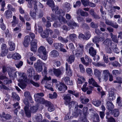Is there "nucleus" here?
I'll return each mask as SVG.
<instances>
[{
  "instance_id": "6e6d98bb",
  "label": "nucleus",
  "mask_w": 122,
  "mask_h": 122,
  "mask_svg": "<svg viewBox=\"0 0 122 122\" xmlns=\"http://www.w3.org/2000/svg\"><path fill=\"white\" fill-rule=\"evenodd\" d=\"M49 81H46V83L45 84V87L46 88H48L50 87H51L52 85H51V84L52 83L51 82H50Z\"/></svg>"
},
{
  "instance_id": "338daca9",
  "label": "nucleus",
  "mask_w": 122,
  "mask_h": 122,
  "mask_svg": "<svg viewBox=\"0 0 122 122\" xmlns=\"http://www.w3.org/2000/svg\"><path fill=\"white\" fill-rule=\"evenodd\" d=\"M81 5V3L80 1H78L76 2L75 4L73 6L75 8L76 7H79Z\"/></svg>"
},
{
  "instance_id": "a18cd8bd",
  "label": "nucleus",
  "mask_w": 122,
  "mask_h": 122,
  "mask_svg": "<svg viewBox=\"0 0 122 122\" xmlns=\"http://www.w3.org/2000/svg\"><path fill=\"white\" fill-rule=\"evenodd\" d=\"M51 53L52 56L55 57L59 55L58 52L56 50H53Z\"/></svg>"
},
{
  "instance_id": "2f4dec72",
  "label": "nucleus",
  "mask_w": 122,
  "mask_h": 122,
  "mask_svg": "<svg viewBox=\"0 0 122 122\" xmlns=\"http://www.w3.org/2000/svg\"><path fill=\"white\" fill-rule=\"evenodd\" d=\"M65 8L64 10L68 12L71 9L70 4L67 2H66L65 4Z\"/></svg>"
},
{
  "instance_id": "72a5a7b5",
  "label": "nucleus",
  "mask_w": 122,
  "mask_h": 122,
  "mask_svg": "<svg viewBox=\"0 0 122 122\" xmlns=\"http://www.w3.org/2000/svg\"><path fill=\"white\" fill-rule=\"evenodd\" d=\"M21 58V56L18 53H15L13 54V59L15 60H19Z\"/></svg>"
},
{
  "instance_id": "bf43d9fd",
  "label": "nucleus",
  "mask_w": 122,
  "mask_h": 122,
  "mask_svg": "<svg viewBox=\"0 0 122 122\" xmlns=\"http://www.w3.org/2000/svg\"><path fill=\"white\" fill-rule=\"evenodd\" d=\"M85 37H86V40H88L91 36L90 33L89 31L86 32L85 33Z\"/></svg>"
},
{
  "instance_id": "9b49d317",
  "label": "nucleus",
  "mask_w": 122,
  "mask_h": 122,
  "mask_svg": "<svg viewBox=\"0 0 122 122\" xmlns=\"http://www.w3.org/2000/svg\"><path fill=\"white\" fill-rule=\"evenodd\" d=\"M63 99L65 100V103L66 104H67L68 102L71 101V95L69 94H67L63 96Z\"/></svg>"
},
{
  "instance_id": "a878e982",
  "label": "nucleus",
  "mask_w": 122,
  "mask_h": 122,
  "mask_svg": "<svg viewBox=\"0 0 122 122\" xmlns=\"http://www.w3.org/2000/svg\"><path fill=\"white\" fill-rule=\"evenodd\" d=\"M34 66L36 68L37 71L40 72L43 69L42 66H37V64H35Z\"/></svg>"
},
{
  "instance_id": "052dcab7",
  "label": "nucleus",
  "mask_w": 122,
  "mask_h": 122,
  "mask_svg": "<svg viewBox=\"0 0 122 122\" xmlns=\"http://www.w3.org/2000/svg\"><path fill=\"white\" fill-rule=\"evenodd\" d=\"M106 51L107 53H111L112 52V51L111 48L112 49L114 47H105Z\"/></svg>"
},
{
  "instance_id": "5fc2aeb1",
  "label": "nucleus",
  "mask_w": 122,
  "mask_h": 122,
  "mask_svg": "<svg viewBox=\"0 0 122 122\" xmlns=\"http://www.w3.org/2000/svg\"><path fill=\"white\" fill-rule=\"evenodd\" d=\"M58 39L61 41L65 43H67L68 41V40L67 39H64L61 36L59 37Z\"/></svg>"
},
{
  "instance_id": "8fccbe9b",
  "label": "nucleus",
  "mask_w": 122,
  "mask_h": 122,
  "mask_svg": "<svg viewBox=\"0 0 122 122\" xmlns=\"http://www.w3.org/2000/svg\"><path fill=\"white\" fill-rule=\"evenodd\" d=\"M38 55L43 60L45 61L47 59V54Z\"/></svg>"
},
{
  "instance_id": "4be33fe9",
  "label": "nucleus",
  "mask_w": 122,
  "mask_h": 122,
  "mask_svg": "<svg viewBox=\"0 0 122 122\" xmlns=\"http://www.w3.org/2000/svg\"><path fill=\"white\" fill-rule=\"evenodd\" d=\"M7 71L8 72L9 77H12V73L15 71V70L11 67L8 66L7 67Z\"/></svg>"
},
{
  "instance_id": "e433bc0d",
  "label": "nucleus",
  "mask_w": 122,
  "mask_h": 122,
  "mask_svg": "<svg viewBox=\"0 0 122 122\" xmlns=\"http://www.w3.org/2000/svg\"><path fill=\"white\" fill-rule=\"evenodd\" d=\"M62 16H59L58 17V19L60 22H62L64 23H66L67 22V20L66 19Z\"/></svg>"
},
{
  "instance_id": "a211bd4d",
  "label": "nucleus",
  "mask_w": 122,
  "mask_h": 122,
  "mask_svg": "<svg viewBox=\"0 0 122 122\" xmlns=\"http://www.w3.org/2000/svg\"><path fill=\"white\" fill-rule=\"evenodd\" d=\"M53 72L55 75L57 77H60L62 74L61 71L59 69H53Z\"/></svg>"
},
{
  "instance_id": "864d4df0",
  "label": "nucleus",
  "mask_w": 122,
  "mask_h": 122,
  "mask_svg": "<svg viewBox=\"0 0 122 122\" xmlns=\"http://www.w3.org/2000/svg\"><path fill=\"white\" fill-rule=\"evenodd\" d=\"M92 103L95 106L98 107L100 105L101 102L99 101H94L92 102Z\"/></svg>"
},
{
  "instance_id": "0eeeda50",
  "label": "nucleus",
  "mask_w": 122,
  "mask_h": 122,
  "mask_svg": "<svg viewBox=\"0 0 122 122\" xmlns=\"http://www.w3.org/2000/svg\"><path fill=\"white\" fill-rule=\"evenodd\" d=\"M110 74L108 70H105L103 71L102 74V78L105 81H106L108 80V76H109Z\"/></svg>"
},
{
  "instance_id": "aec40b11",
  "label": "nucleus",
  "mask_w": 122,
  "mask_h": 122,
  "mask_svg": "<svg viewBox=\"0 0 122 122\" xmlns=\"http://www.w3.org/2000/svg\"><path fill=\"white\" fill-rule=\"evenodd\" d=\"M5 15L6 18L7 19L11 18L12 16V12L9 10H7L5 12Z\"/></svg>"
},
{
  "instance_id": "58836bf2",
  "label": "nucleus",
  "mask_w": 122,
  "mask_h": 122,
  "mask_svg": "<svg viewBox=\"0 0 122 122\" xmlns=\"http://www.w3.org/2000/svg\"><path fill=\"white\" fill-rule=\"evenodd\" d=\"M82 112L81 110L79 109H77L76 111H75L74 113H73V114L74 116L76 117L78 116L79 114H81Z\"/></svg>"
},
{
  "instance_id": "dca6fc26",
  "label": "nucleus",
  "mask_w": 122,
  "mask_h": 122,
  "mask_svg": "<svg viewBox=\"0 0 122 122\" xmlns=\"http://www.w3.org/2000/svg\"><path fill=\"white\" fill-rule=\"evenodd\" d=\"M89 53L92 56H93L96 55L97 51L93 47H91L89 49Z\"/></svg>"
},
{
  "instance_id": "a19ab883",
  "label": "nucleus",
  "mask_w": 122,
  "mask_h": 122,
  "mask_svg": "<svg viewBox=\"0 0 122 122\" xmlns=\"http://www.w3.org/2000/svg\"><path fill=\"white\" fill-rule=\"evenodd\" d=\"M47 4L51 8L54 6V2L52 0H47Z\"/></svg>"
},
{
  "instance_id": "37998d69",
  "label": "nucleus",
  "mask_w": 122,
  "mask_h": 122,
  "mask_svg": "<svg viewBox=\"0 0 122 122\" xmlns=\"http://www.w3.org/2000/svg\"><path fill=\"white\" fill-rule=\"evenodd\" d=\"M69 37L71 40L72 41H74L77 38L76 35L74 33L71 34L69 35Z\"/></svg>"
},
{
  "instance_id": "ea45409f",
  "label": "nucleus",
  "mask_w": 122,
  "mask_h": 122,
  "mask_svg": "<svg viewBox=\"0 0 122 122\" xmlns=\"http://www.w3.org/2000/svg\"><path fill=\"white\" fill-rule=\"evenodd\" d=\"M76 103H77L75 101H72L71 102H68V104H66V105H68V106L70 108L71 107H73L76 104Z\"/></svg>"
},
{
  "instance_id": "f8f14e48",
  "label": "nucleus",
  "mask_w": 122,
  "mask_h": 122,
  "mask_svg": "<svg viewBox=\"0 0 122 122\" xmlns=\"http://www.w3.org/2000/svg\"><path fill=\"white\" fill-rule=\"evenodd\" d=\"M38 52L39 54H46L47 53L45 48L42 46H41L39 48Z\"/></svg>"
},
{
  "instance_id": "c756f323",
  "label": "nucleus",
  "mask_w": 122,
  "mask_h": 122,
  "mask_svg": "<svg viewBox=\"0 0 122 122\" xmlns=\"http://www.w3.org/2000/svg\"><path fill=\"white\" fill-rule=\"evenodd\" d=\"M53 46L56 49H60L61 47H63L64 45L61 43H54Z\"/></svg>"
},
{
  "instance_id": "e2e57ef3",
  "label": "nucleus",
  "mask_w": 122,
  "mask_h": 122,
  "mask_svg": "<svg viewBox=\"0 0 122 122\" xmlns=\"http://www.w3.org/2000/svg\"><path fill=\"white\" fill-rule=\"evenodd\" d=\"M117 102L118 104V105L120 107L122 106V104L121 103V99L120 97H118L117 99Z\"/></svg>"
},
{
  "instance_id": "4c0bfd02",
  "label": "nucleus",
  "mask_w": 122,
  "mask_h": 122,
  "mask_svg": "<svg viewBox=\"0 0 122 122\" xmlns=\"http://www.w3.org/2000/svg\"><path fill=\"white\" fill-rule=\"evenodd\" d=\"M74 57L73 55H71L67 59V60L70 64H71L74 62Z\"/></svg>"
},
{
  "instance_id": "cd10ccee",
  "label": "nucleus",
  "mask_w": 122,
  "mask_h": 122,
  "mask_svg": "<svg viewBox=\"0 0 122 122\" xmlns=\"http://www.w3.org/2000/svg\"><path fill=\"white\" fill-rule=\"evenodd\" d=\"M38 108L37 106H34L31 107L30 108V113H35L38 110Z\"/></svg>"
},
{
  "instance_id": "49530a36",
  "label": "nucleus",
  "mask_w": 122,
  "mask_h": 122,
  "mask_svg": "<svg viewBox=\"0 0 122 122\" xmlns=\"http://www.w3.org/2000/svg\"><path fill=\"white\" fill-rule=\"evenodd\" d=\"M37 40L36 39L32 40H31L30 42L31 46H37Z\"/></svg>"
},
{
  "instance_id": "bb28decb",
  "label": "nucleus",
  "mask_w": 122,
  "mask_h": 122,
  "mask_svg": "<svg viewBox=\"0 0 122 122\" xmlns=\"http://www.w3.org/2000/svg\"><path fill=\"white\" fill-rule=\"evenodd\" d=\"M101 37L100 36H95L92 39V41L94 43H99L101 40Z\"/></svg>"
},
{
  "instance_id": "603ef678",
  "label": "nucleus",
  "mask_w": 122,
  "mask_h": 122,
  "mask_svg": "<svg viewBox=\"0 0 122 122\" xmlns=\"http://www.w3.org/2000/svg\"><path fill=\"white\" fill-rule=\"evenodd\" d=\"M21 75L19 76L20 77V78L21 80L22 81H25L26 78V74L24 73H21Z\"/></svg>"
},
{
  "instance_id": "7c9ffc66",
  "label": "nucleus",
  "mask_w": 122,
  "mask_h": 122,
  "mask_svg": "<svg viewBox=\"0 0 122 122\" xmlns=\"http://www.w3.org/2000/svg\"><path fill=\"white\" fill-rule=\"evenodd\" d=\"M42 119V116L40 114H38L35 117L36 121L37 122H41Z\"/></svg>"
},
{
  "instance_id": "f257e3e1",
  "label": "nucleus",
  "mask_w": 122,
  "mask_h": 122,
  "mask_svg": "<svg viewBox=\"0 0 122 122\" xmlns=\"http://www.w3.org/2000/svg\"><path fill=\"white\" fill-rule=\"evenodd\" d=\"M44 96L43 92L37 93L34 94V97L35 101L38 103L41 104H46V105L48 107V110L50 112L53 111L54 108L53 105L50 102L45 100L42 97Z\"/></svg>"
},
{
  "instance_id": "f704fd0d",
  "label": "nucleus",
  "mask_w": 122,
  "mask_h": 122,
  "mask_svg": "<svg viewBox=\"0 0 122 122\" xmlns=\"http://www.w3.org/2000/svg\"><path fill=\"white\" fill-rule=\"evenodd\" d=\"M68 92L69 93L74 95L76 97H79V93L76 92L75 91L71 90H69Z\"/></svg>"
},
{
  "instance_id": "79ce46f5",
  "label": "nucleus",
  "mask_w": 122,
  "mask_h": 122,
  "mask_svg": "<svg viewBox=\"0 0 122 122\" xmlns=\"http://www.w3.org/2000/svg\"><path fill=\"white\" fill-rule=\"evenodd\" d=\"M37 3V2L35 0H31L30 1L28 2V7L30 8H31L32 7V4Z\"/></svg>"
},
{
  "instance_id": "f3484780",
  "label": "nucleus",
  "mask_w": 122,
  "mask_h": 122,
  "mask_svg": "<svg viewBox=\"0 0 122 122\" xmlns=\"http://www.w3.org/2000/svg\"><path fill=\"white\" fill-rule=\"evenodd\" d=\"M94 73L95 75L98 77L100 82H101L100 77L101 76V72L99 70L96 69L94 70Z\"/></svg>"
},
{
  "instance_id": "774afa93",
  "label": "nucleus",
  "mask_w": 122,
  "mask_h": 122,
  "mask_svg": "<svg viewBox=\"0 0 122 122\" xmlns=\"http://www.w3.org/2000/svg\"><path fill=\"white\" fill-rule=\"evenodd\" d=\"M81 13V15L82 16L87 17L89 15L88 13L86 11L82 10Z\"/></svg>"
},
{
  "instance_id": "f03ea898",
  "label": "nucleus",
  "mask_w": 122,
  "mask_h": 122,
  "mask_svg": "<svg viewBox=\"0 0 122 122\" xmlns=\"http://www.w3.org/2000/svg\"><path fill=\"white\" fill-rule=\"evenodd\" d=\"M23 102L25 105L24 109L26 115L28 117H31V114L29 109V103L28 99H24L23 100Z\"/></svg>"
},
{
  "instance_id": "680f3d73",
  "label": "nucleus",
  "mask_w": 122,
  "mask_h": 122,
  "mask_svg": "<svg viewBox=\"0 0 122 122\" xmlns=\"http://www.w3.org/2000/svg\"><path fill=\"white\" fill-rule=\"evenodd\" d=\"M23 64V62L21 61H19L17 62V64L15 65L16 67L18 68H19L21 66H22Z\"/></svg>"
},
{
  "instance_id": "c03bdc74",
  "label": "nucleus",
  "mask_w": 122,
  "mask_h": 122,
  "mask_svg": "<svg viewBox=\"0 0 122 122\" xmlns=\"http://www.w3.org/2000/svg\"><path fill=\"white\" fill-rule=\"evenodd\" d=\"M81 1L84 7H86L88 5L90 2L89 0H81Z\"/></svg>"
},
{
  "instance_id": "473e14b6",
  "label": "nucleus",
  "mask_w": 122,
  "mask_h": 122,
  "mask_svg": "<svg viewBox=\"0 0 122 122\" xmlns=\"http://www.w3.org/2000/svg\"><path fill=\"white\" fill-rule=\"evenodd\" d=\"M51 79V78L50 76L48 77L46 76H45L44 78L43 79L41 82V83L42 84H43L44 83L46 84V81L50 80Z\"/></svg>"
},
{
  "instance_id": "69168bd1",
  "label": "nucleus",
  "mask_w": 122,
  "mask_h": 122,
  "mask_svg": "<svg viewBox=\"0 0 122 122\" xmlns=\"http://www.w3.org/2000/svg\"><path fill=\"white\" fill-rule=\"evenodd\" d=\"M30 14L31 16L33 18H35L36 16V13L33 10H31L30 11Z\"/></svg>"
},
{
  "instance_id": "c85d7f7f",
  "label": "nucleus",
  "mask_w": 122,
  "mask_h": 122,
  "mask_svg": "<svg viewBox=\"0 0 122 122\" xmlns=\"http://www.w3.org/2000/svg\"><path fill=\"white\" fill-rule=\"evenodd\" d=\"M9 43L10 46L9 50L10 51H13L14 50L15 48V45L14 43L10 41H9Z\"/></svg>"
},
{
  "instance_id": "20e7f679",
  "label": "nucleus",
  "mask_w": 122,
  "mask_h": 122,
  "mask_svg": "<svg viewBox=\"0 0 122 122\" xmlns=\"http://www.w3.org/2000/svg\"><path fill=\"white\" fill-rule=\"evenodd\" d=\"M49 33L51 35L53 33V32L50 29H46V30L41 33V35L43 38H46L48 37Z\"/></svg>"
},
{
  "instance_id": "423d86ee",
  "label": "nucleus",
  "mask_w": 122,
  "mask_h": 122,
  "mask_svg": "<svg viewBox=\"0 0 122 122\" xmlns=\"http://www.w3.org/2000/svg\"><path fill=\"white\" fill-rule=\"evenodd\" d=\"M58 88L59 90L61 91V92L64 93L67 89V87L64 83H60L58 86Z\"/></svg>"
},
{
  "instance_id": "412c9836",
  "label": "nucleus",
  "mask_w": 122,
  "mask_h": 122,
  "mask_svg": "<svg viewBox=\"0 0 122 122\" xmlns=\"http://www.w3.org/2000/svg\"><path fill=\"white\" fill-rule=\"evenodd\" d=\"M21 75V73L18 71H14L13 73H12V77H10V78L11 79H13L15 78L17 76L19 77Z\"/></svg>"
},
{
  "instance_id": "4d7b16f0",
  "label": "nucleus",
  "mask_w": 122,
  "mask_h": 122,
  "mask_svg": "<svg viewBox=\"0 0 122 122\" xmlns=\"http://www.w3.org/2000/svg\"><path fill=\"white\" fill-rule=\"evenodd\" d=\"M91 27L93 28H96L98 27V25L97 24L93 22H92L90 24Z\"/></svg>"
},
{
  "instance_id": "39448f33",
  "label": "nucleus",
  "mask_w": 122,
  "mask_h": 122,
  "mask_svg": "<svg viewBox=\"0 0 122 122\" xmlns=\"http://www.w3.org/2000/svg\"><path fill=\"white\" fill-rule=\"evenodd\" d=\"M116 91V90L113 88H111V90L109 91L108 98L109 100H113L115 99V96L114 93Z\"/></svg>"
},
{
  "instance_id": "5701e85b",
  "label": "nucleus",
  "mask_w": 122,
  "mask_h": 122,
  "mask_svg": "<svg viewBox=\"0 0 122 122\" xmlns=\"http://www.w3.org/2000/svg\"><path fill=\"white\" fill-rule=\"evenodd\" d=\"M107 108L108 110L113 109L114 108V105L112 102L108 101L107 103Z\"/></svg>"
},
{
  "instance_id": "6ab92c4d",
  "label": "nucleus",
  "mask_w": 122,
  "mask_h": 122,
  "mask_svg": "<svg viewBox=\"0 0 122 122\" xmlns=\"http://www.w3.org/2000/svg\"><path fill=\"white\" fill-rule=\"evenodd\" d=\"M88 83L89 84H92L93 86L96 87H98L99 86L93 78H91V79H89Z\"/></svg>"
},
{
  "instance_id": "2eb2a0df",
  "label": "nucleus",
  "mask_w": 122,
  "mask_h": 122,
  "mask_svg": "<svg viewBox=\"0 0 122 122\" xmlns=\"http://www.w3.org/2000/svg\"><path fill=\"white\" fill-rule=\"evenodd\" d=\"M66 84L68 85H73L72 81H71L70 80V78L68 77H65L63 79Z\"/></svg>"
},
{
  "instance_id": "393cba45",
  "label": "nucleus",
  "mask_w": 122,
  "mask_h": 122,
  "mask_svg": "<svg viewBox=\"0 0 122 122\" xmlns=\"http://www.w3.org/2000/svg\"><path fill=\"white\" fill-rule=\"evenodd\" d=\"M93 122H99V117L98 114L96 113L94 114L93 117Z\"/></svg>"
},
{
  "instance_id": "09e8293b",
  "label": "nucleus",
  "mask_w": 122,
  "mask_h": 122,
  "mask_svg": "<svg viewBox=\"0 0 122 122\" xmlns=\"http://www.w3.org/2000/svg\"><path fill=\"white\" fill-rule=\"evenodd\" d=\"M33 70V68L31 67L27 70V75L29 76H32V72Z\"/></svg>"
},
{
  "instance_id": "3c124183",
  "label": "nucleus",
  "mask_w": 122,
  "mask_h": 122,
  "mask_svg": "<svg viewBox=\"0 0 122 122\" xmlns=\"http://www.w3.org/2000/svg\"><path fill=\"white\" fill-rule=\"evenodd\" d=\"M67 25L69 26H71V28L72 29H74V28L73 26L77 27H79V25L78 24L74 22L72 24H67Z\"/></svg>"
},
{
  "instance_id": "c9c22d12",
  "label": "nucleus",
  "mask_w": 122,
  "mask_h": 122,
  "mask_svg": "<svg viewBox=\"0 0 122 122\" xmlns=\"http://www.w3.org/2000/svg\"><path fill=\"white\" fill-rule=\"evenodd\" d=\"M12 97L14 99L18 101L20 100V97L18 96L14 92L12 93Z\"/></svg>"
},
{
  "instance_id": "ddd939ff",
  "label": "nucleus",
  "mask_w": 122,
  "mask_h": 122,
  "mask_svg": "<svg viewBox=\"0 0 122 122\" xmlns=\"http://www.w3.org/2000/svg\"><path fill=\"white\" fill-rule=\"evenodd\" d=\"M5 79H6L3 82L4 84H9L11 83L12 81L11 80H8L6 76H0V79L3 80Z\"/></svg>"
},
{
  "instance_id": "9d476101",
  "label": "nucleus",
  "mask_w": 122,
  "mask_h": 122,
  "mask_svg": "<svg viewBox=\"0 0 122 122\" xmlns=\"http://www.w3.org/2000/svg\"><path fill=\"white\" fill-rule=\"evenodd\" d=\"M105 23L107 25H110L115 28L117 29L118 27V25L116 23H114L112 21L108 20H106Z\"/></svg>"
},
{
  "instance_id": "0e129e2a",
  "label": "nucleus",
  "mask_w": 122,
  "mask_h": 122,
  "mask_svg": "<svg viewBox=\"0 0 122 122\" xmlns=\"http://www.w3.org/2000/svg\"><path fill=\"white\" fill-rule=\"evenodd\" d=\"M88 108L86 107H84L83 109V115H88V113L87 112Z\"/></svg>"
},
{
  "instance_id": "de8ad7c7",
  "label": "nucleus",
  "mask_w": 122,
  "mask_h": 122,
  "mask_svg": "<svg viewBox=\"0 0 122 122\" xmlns=\"http://www.w3.org/2000/svg\"><path fill=\"white\" fill-rule=\"evenodd\" d=\"M79 67L81 72L84 73L85 72V69L84 68V66L80 64L79 65Z\"/></svg>"
},
{
  "instance_id": "13d9d810",
  "label": "nucleus",
  "mask_w": 122,
  "mask_h": 122,
  "mask_svg": "<svg viewBox=\"0 0 122 122\" xmlns=\"http://www.w3.org/2000/svg\"><path fill=\"white\" fill-rule=\"evenodd\" d=\"M78 38L79 39H82L84 40H86V37H85V35L81 33L79 34Z\"/></svg>"
},
{
  "instance_id": "7ed1b4c3",
  "label": "nucleus",
  "mask_w": 122,
  "mask_h": 122,
  "mask_svg": "<svg viewBox=\"0 0 122 122\" xmlns=\"http://www.w3.org/2000/svg\"><path fill=\"white\" fill-rule=\"evenodd\" d=\"M103 43L105 47H114L117 46L116 44H115L113 43L111 39H107L103 41Z\"/></svg>"
},
{
  "instance_id": "6e6552de",
  "label": "nucleus",
  "mask_w": 122,
  "mask_h": 122,
  "mask_svg": "<svg viewBox=\"0 0 122 122\" xmlns=\"http://www.w3.org/2000/svg\"><path fill=\"white\" fill-rule=\"evenodd\" d=\"M2 52L1 56H5L8 52V49L6 45L5 44H3L1 47Z\"/></svg>"
},
{
  "instance_id": "1a4fd4ad",
  "label": "nucleus",
  "mask_w": 122,
  "mask_h": 122,
  "mask_svg": "<svg viewBox=\"0 0 122 122\" xmlns=\"http://www.w3.org/2000/svg\"><path fill=\"white\" fill-rule=\"evenodd\" d=\"M30 41V37L28 36H25L24 39V41L23 42V44L24 46L25 47H28Z\"/></svg>"
},
{
  "instance_id": "b1692460",
  "label": "nucleus",
  "mask_w": 122,
  "mask_h": 122,
  "mask_svg": "<svg viewBox=\"0 0 122 122\" xmlns=\"http://www.w3.org/2000/svg\"><path fill=\"white\" fill-rule=\"evenodd\" d=\"M24 96L26 98H25L28 99L29 100L32 101V97L30 93L29 92L26 91L24 93Z\"/></svg>"
},
{
  "instance_id": "4468645a",
  "label": "nucleus",
  "mask_w": 122,
  "mask_h": 122,
  "mask_svg": "<svg viewBox=\"0 0 122 122\" xmlns=\"http://www.w3.org/2000/svg\"><path fill=\"white\" fill-rule=\"evenodd\" d=\"M0 117L4 118L6 120L10 119L12 118V116L8 114H5L4 112H3L2 114H0Z\"/></svg>"
}]
</instances>
